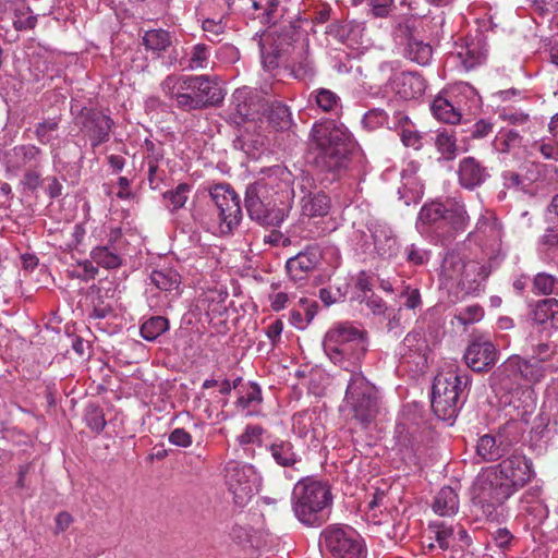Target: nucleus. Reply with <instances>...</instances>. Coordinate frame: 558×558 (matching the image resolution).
<instances>
[{
    "label": "nucleus",
    "instance_id": "nucleus-27",
    "mask_svg": "<svg viewBox=\"0 0 558 558\" xmlns=\"http://www.w3.org/2000/svg\"><path fill=\"white\" fill-rule=\"evenodd\" d=\"M464 258L456 252H449L446 254L441 265L440 280L441 284L450 288L457 286L461 287V280L463 278Z\"/></svg>",
    "mask_w": 558,
    "mask_h": 558
},
{
    "label": "nucleus",
    "instance_id": "nucleus-5",
    "mask_svg": "<svg viewBox=\"0 0 558 558\" xmlns=\"http://www.w3.org/2000/svg\"><path fill=\"white\" fill-rule=\"evenodd\" d=\"M418 221L438 239L450 240L466 230L470 217L464 204L450 197L425 204L420 210Z\"/></svg>",
    "mask_w": 558,
    "mask_h": 558
},
{
    "label": "nucleus",
    "instance_id": "nucleus-39",
    "mask_svg": "<svg viewBox=\"0 0 558 558\" xmlns=\"http://www.w3.org/2000/svg\"><path fill=\"white\" fill-rule=\"evenodd\" d=\"M150 281L162 291H173L179 288L180 275L173 269L162 268L151 272Z\"/></svg>",
    "mask_w": 558,
    "mask_h": 558
},
{
    "label": "nucleus",
    "instance_id": "nucleus-44",
    "mask_svg": "<svg viewBox=\"0 0 558 558\" xmlns=\"http://www.w3.org/2000/svg\"><path fill=\"white\" fill-rule=\"evenodd\" d=\"M169 328L168 320L162 316H155L146 320L141 327V335L147 341L156 340Z\"/></svg>",
    "mask_w": 558,
    "mask_h": 558
},
{
    "label": "nucleus",
    "instance_id": "nucleus-55",
    "mask_svg": "<svg viewBox=\"0 0 558 558\" xmlns=\"http://www.w3.org/2000/svg\"><path fill=\"white\" fill-rule=\"evenodd\" d=\"M407 260L413 265H424L429 259V252L415 244L405 247Z\"/></svg>",
    "mask_w": 558,
    "mask_h": 558
},
{
    "label": "nucleus",
    "instance_id": "nucleus-17",
    "mask_svg": "<svg viewBox=\"0 0 558 558\" xmlns=\"http://www.w3.org/2000/svg\"><path fill=\"white\" fill-rule=\"evenodd\" d=\"M496 345L485 337H477L470 342L464 352L466 365L474 372H486L498 361Z\"/></svg>",
    "mask_w": 558,
    "mask_h": 558
},
{
    "label": "nucleus",
    "instance_id": "nucleus-35",
    "mask_svg": "<svg viewBox=\"0 0 558 558\" xmlns=\"http://www.w3.org/2000/svg\"><path fill=\"white\" fill-rule=\"evenodd\" d=\"M404 54L408 59L420 65H426L432 60L433 50L429 44L410 38L408 40Z\"/></svg>",
    "mask_w": 558,
    "mask_h": 558
},
{
    "label": "nucleus",
    "instance_id": "nucleus-29",
    "mask_svg": "<svg viewBox=\"0 0 558 558\" xmlns=\"http://www.w3.org/2000/svg\"><path fill=\"white\" fill-rule=\"evenodd\" d=\"M430 109L434 117L445 123H459L462 117V113L459 111V107L453 104L448 93L438 95L433 100Z\"/></svg>",
    "mask_w": 558,
    "mask_h": 558
},
{
    "label": "nucleus",
    "instance_id": "nucleus-42",
    "mask_svg": "<svg viewBox=\"0 0 558 558\" xmlns=\"http://www.w3.org/2000/svg\"><path fill=\"white\" fill-rule=\"evenodd\" d=\"M435 145L445 159L451 160L456 157L458 147L453 133L447 130L438 132L435 138Z\"/></svg>",
    "mask_w": 558,
    "mask_h": 558
},
{
    "label": "nucleus",
    "instance_id": "nucleus-58",
    "mask_svg": "<svg viewBox=\"0 0 558 558\" xmlns=\"http://www.w3.org/2000/svg\"><path fill=\"white\" fill-rule=\"evenodd\" d=\"M216 57L221 62L234 63L239 60L240 52L235 46L226 44L218 48V50L216 51Z\"/></svg>",
    "mask_w": 558,
    "mask_h": 558
},
{
    "label": "nucleus",
    "instance_id": "nucleus-41",
    "mask_svg": "<svg viewBox=\"0 0 558 558\" xmlns=\"http://www.w3.org/2000/svg\"><path fill=\"white\" fill-rule=\"evenodd\" d=\"M210 50L205 44L194 45L187 53V69L203 70L209 64Z\"/></svg>",
    "mask_w": 558,
    "mask_h": 558
},
{
    "label": "nucleus",
    "instance_id": "nucleus-31",
    "mask_svg": "<svg viewBox=\"0 0 558 558\" xmlns=\"http://www.w3.org/2000/svg\"><path fill=\"white\" fill-rule=\"evenodd\" d=\"M459 496L456 489L450 486H445L437 493L434 499L433 510L441 517L453 515L459 510Z\"/></svg>",
    "mask_w": 558,
    "mask_h": 558
},
{
    "label": "nucleus",
    "instance_id": "nucleus-54",
    "mask_svg": "<svg viewBox=\"0 0 558 558\" xmlns=\"http://www.w3.org/2000/svg\"><path fill=\"white\" fill-rule=\"evenodd\" d=\"M264 429L259 425H247L244 432L238 437L241 446L260 445Z\"/></svg>",
    "mask_w": 558,
    "mask_h": 558
},
{
    "label": "nucleus",
    "instance_id": "nucleus-46",
    "mask_svg": "<svg viewBox=\"0 0 558 558\" xmlns=\"http://www.w3.org/2000/svg\"><path fill=\"white\" fill-rule=\"evenodd\" d=\"M476 231L492 240H499L501 236L500 222L492 214L482 216L476 223Z\"/></svg>",
    "mask_w": 558,
    "mask_h": 558
},
{
    "label": "nucleus",
    "instance_id": "nucleus-37",
    "mask_svg": "<svg viewBox=\"0 0 558 558\" xmlns=\"http://www.w3.org/2000/svg\"><path fill=\"white\" fill-rule=\"evenodd\" d=\"M171 43L170 33L161 28L147 31L143 36V44L146 49L156 53L165 51Z\"/></svg>",
    "mask_w": 558,
    "mask_h": 558
},
{
    "label": "nucleus",
    "instance_id": "nucleus-24",
    "mask_svg": "<svg viewBox=\"0 0 558 558\" xmlns=\"http://www.w3.org/2000/svg\"><path fill=\"white\" fill-rule=\"evenodd\" d=\"M266 450L274 462L281 468L295 469V465L302 461L301 453L289 439L274 438L266 446Z\"/></svg>",
    "mask_w": 558,
    "mask_h": 558
},
{
    "label": "nucleus",
    "instance_id": "nucleus-28",
    "mask_svg": "<svg viewBox=\"0 0 558 558\" xmlns=\"http://www.w3.org/2000/svg\"><path fill=\"white\" fill-rule=\"evenodd\" d=\"M490 274V268L476 260H468L464 263L463 278L461 280V290L465 293H475L480 290L481 283Z\"/></svg>",
    "mask_w": 558,
    "mask_h": 558
},
{
    "label": "nucleus",
    "instance_id": "nucleus-11",
    "mask_svg": "<svg viewBox=\"0 0 558 558\" xmlns=\"http://www.w3.org/2000/svg\"><path fill=\"white\" fill-rule=\"evenodd\" d=\"M225 480L234 504L239 507L245 506L259 486V476L255 468L234 460L227 462Z\"/></svg>",
    "mask_w": 558,
    "mask_h": 558
},
{
    "label": "nucleus",
    "instance_id": "nucleus-4",
    "mask_svg": "<svg viewBox=\"0 0 558 558\" xmlns=\"http://www.w3.org/2000/svg\"><path fill=\"white\" fill-rule=\"evenodd\" d=\"M312 137L318 168L336 171L347 166L355 142L344 124L335 120L317 122L312 128Z\"/></svg>",
    "mask_w": 558,
    "mask_h": 558
},
{
    "label": "nucleus",
    "instance_id": "nucleus-49",
    "mask_svg": "<svg viewBox=\"0 0 558 558\" xmlns=\"http://www.w3.org/2000/svg\"><path fill=\"white\" fill-rule=\"evenodd\" d=\"M534 289L541 294H557L558 280L553 275L541 272L534 278Z\"/></svg>",
    "mask_w": 558,
    "mask_h": 558
},
{
    "label": "nucleus",
    "instance_id": "nucleus-63",
    "mask_svg": "<svg viewBox=\"0 0 558 558\" xmlns=\"http://www.w3.org/2000/svg\"><path fill=\"white\" fill-rule=\"evenodd\" d=\"M401 298L404 299V306L409 310H415L421 305V294L418 289L407 287L401 293Z\"/></svg>",
    "mask_w": 558,
    "mask_h": 558
},
{
    "label": "nucleus",
    "instance_id": "nucleus-33",
    "mask_svg": "<svg viewBox=\"0 0 558 558\" xmlns=\"http://www.w3.org/2000/svg\"><path fill=\"white\" fill-rule=\"evenodd\" d=\"M533 318L537 324L558 328V301L545 299L537 302L533 311Z\"/></svg>",
    "mask_w": 558,
    "mask_h": 558
},
{
    "label": "nucleus",
    "instance_id": "nucleus-36",
    "mask_svg": "<svg viewBox=\"0 0 558 558\" xmlns=\"http://www.w3.org/2000/svg\"><path fill=\"white\" fill-rule=\"evenodd\" d=\"M90 258L95 264L106 269H116L121 266V256L110 246H97L92 250Z\"/></svg>",
    "mask_w": 558,
    "mask_h": 558
},
{
    "label": "nucleus",
    "instance_id": "nucleus-10",
    "mask_svg": "<svg viewBox=\"0 0 558 558\" xmlns=\"http://www.w3.org/2000/svg\"><path fill=\"white\" fill-rule=\"evenodd\" d=\"M322 547L331 558H365L362 537L349 526L330 525L322 532Z\"/></svg>",
    "mask_w": 558,
    "mask_h": 558
},
{
    "label": "nucleus",
    "instance_id": "nucleus-26",
    "mask_svg": "<svg viewBox=\"0 0 558 558\" xmlns=\"http://www.w3.org/2000/svg\"><path fill=\"white\" fill-rule=\"evenodd\" d=\"M453 104L459 107L462 113H471L480 107V96L476 89L469 83L460 82L447 92Z\"/></svg>",
    "mask_w": 558,
    "mask_h": 558
},
{
    "label": "nucleus",
    "instance_id": "nucleus-22",
    "mask_svg": "<svg viewBox=\"0 0 558 558\" xmlns=\"http://www.w3.org/2000/svg\"><path fill=\"white\" fill-rule=\"evenodd\" d=\"M365 338V332L350 323L338 324L325 335L323 347L326 355L338 356V347Z\"/></svg>",
    "mask_w": 558,
    "mask_h": 558
},
{
    "label": "nucleus",
    "instance_id": "nucleus-7",
    "mask_svg": "<svg viewBox=\"0 0 558 558\" xmlns=\"http://www.w3.org/2000/svg\"><path fill=\"white\" fill-rule=\"evenodd\" d=\"M331 502L329 486L322 481L304 478L294 485L292 509L298 520L306 525H320Z\"/></svg>",
    "mask_w": 558,
    "mask_h": 558
},
{
    "label": "nucleus",
    "instance_id": "nucleus-18",
    "mask_svg": "<svg viewBox=\"0 0 558 558\" xmlns=\"http://www.w3.org/2000/svg\"><path fill=\"white\" fill-rule=\"evenodd\" d=\"M367 231L372 242L365 241L363 244L365 252L375 253L384 258L391 257L397 253V238L387 223L378 220L371 221L367 225Z\"/></svg>",
    "mask_w": 558,
    "mask_h": 558
},
{
    "label": "nucleus",
    "instance_id": "nucleus-52",
    "mask_svg": "<svg viewBox=\"0 0 558 558\" xmlns=\"http://www.w3.org/2000/svg\"><path fill=\"white\" fill-rule=\"evenodd\" d=\"M85 421L88 427L96 433L101 432L106 426L105 415L99 407H88L85 413Z\"/></svg>",
    "mask_w": 558,
    "mask_h": 558
},
{
    "label": "nucleus",
    "instance_id": "nucleus-14",
    "mask_svg": "<svg viewBox=\"0 0 558 558\" xmlns=\"http://www.w3.org/2000/svg\"><path fill=\"white\" fill-rule=\"evenodd\" d=\"M379 72L388 77L391 90L404 100L417 98L425 92V80L416 72H399L397 62H383Z\"/></svg>",
    "mask_w": 558,
    "mask_h": 558
},
{
    "label": "nucleus",
    "instance_id": "nucleus-60",
    "mask_svg": "<svg viewBox=\"0 0 558 558\" xmlns=\"http://www.w3.org/2000/svg\"><path fill=\"white\" fill-rule=\"evenodd\" d=\"M170 444L178 447H190L192 445V436L184 428H174L168 437Z\"/></svg>",
    "mask_w": 558,
    "mask_h": 558
},
{
    "label": "nucleus",
    "instance_id": "nucleus-2",
    "mask_svg": "<svg viewBox=\"0 0 558 558\" xmlns=\"http://www.w3.org/2000/svg\"><path fill=\"white\" fill-rule=\"evenodd\" d=\"M293 174L282 165L267 169L263 177L246 189L245 207L248 216L263 226H279L284 220L280 207L292 192Z\"/></svg>",
    "mask_w": 558,
    "mask_h": 558
},
{
    "label": "nucleus",
    "instance_id": "nucleus-56",
    "mask_svg": "<svg viewBox=\"0 0 558 558\" xmlns=\"http://www.w3.org/2000/svg\"><path fill=\"white\" fill-rule=\"evenodd\" d=\"M260 401V389L256 385H252L247 391L238 399V404L244 410L252 404H258Z\"/></svg>",
    "mask_w": 558,
    "mask_h": 558
},
{
    "label": "nucleus",
    "instance_id": "nucleus-32",
    "mask_svg": "<svg viewBox=\"0 0 558 558\" xmlns=\"http://www.w3.org/2000/svg\"><path fill=\"white\" fill-rule=\"evenodd\" d=\"M506 452V447L500 439L492 435L480 437L476 445L477 457L482 461L490 462L501 458Z\"/></svg>",
    "mask_w": 558,
    "mask_h": 558
},
{
    "label": "nucleus",
    "instance_id": "nucleus-57",
    "mask_svg": "<svg viewBox=\"0 0 558 558\" xmlns=\"http://www.w3.org/2000/svg\"><path fill=\"white\" fill-rule=\"evenodd\" d=\"M400 138L407 147H412L416 150L422 147V136L415 130L403 128L400 132Z\"/></svg>",
    "mask_w": 558,
    "mask_h": 558
},
{
    "label": "nucleus",
    "instance_id": "nucleus-16",
    "mask_svg": "<svg viewBox=\"0 0 558 558\" xmlns=\"http://www.w3.org/2000/svg\"><path fill=\"white\" fill-rule=\"evenodd\" d=\"M428 352L429 345L422 328L409 332L398 349L401 362L408 364L414 372L424 371Z\"/></svg>",
    "mask_w": 558,
    "mask_h": 558
},
{
    "label": "nucleus",
    "instance_id": "nucleus-1",
    "mask_svg": "<svg viewBox=\"0 0 558 558\" xmlns=\"http://www.w3.org/2000/svg\"><path fill=\"white\" fill-rule=\"evenodd\" d=\"M366 350V339L363 338L338 347L337 357L327 355L335 365L351 373L340 410L344 416L355 421L363 428L375 420L379 410V395L376 386L356 371Z\"/></svg>",
    "mask_w": 558,
    "mask_h": 558
},
{
    "label": "nucleus",
    "instance_id": "nucleus-20",
    "mask_svg": "<svg viewBox=\"0 0 558 558\" xmlns=\"http://www.w3.org/2000/svg\"><path fill=\"white\" fill-rule=\"evenodd\" d=\"M486 43L481 34L475 37H466L458 44L453 58L458 59L462 66L469 71L481 65L486 59Z\"/></svg>",
    "mask_w": 558,
    "mask_h": 558
},
{
    "label": "nucleus",
    "instance_id": "nucleus-45",
    "mask_svg": "<svg viewBox=\"0 0 558 558\" xmlns=\"http://www.w3.org/2000/svg\"><path fill=\"white\" fill-rule=\"evenodd\" d=\"M192 191V185L187 183H180L175 189L167 191L163 198L169 202L171 211L182 208L189 199V194Z\"/></svg>",
    "mask_w": 558,
    "mask_h": 558
},
{
    "label": "nucleus",
    "instance_id": "nucleus-53",
    "mask_svg": "<svg viewBox=\"0 0 558 558\" xmlns=\"http://www.w3.org/2000/svg\"><path fill=\"white\" fill-rule=\"evenodd\" d=\"M95 262L85 259L77 263V266L70 271L72 277L83 281H89L98 274V268L94 265Z\"/></svg>",
    "mask_w": 558,
    "mask_h": 558
},
{
    "label": "nucleus",
    "instance_id": "nucleus-30",
    "mask_svg": "<svg viewBox=\"0 0 558 558\" xmlns=\"http://www.w3.org/2000/svg\"><path fill=\"white\" fill-rule=\"evenodd\" d=\"M330 204V198L325 193H308L301 201L302 216L308 218H323L329 213Z\"/></svg>",
    "mask_w": 558,
    "mask_h": 558
},
{
    "label": "nucleus",
    "instance_id": "nucleus-19",
    "mask_svg": "<svg viewBox=\"0 0 558 558\" xmlns=\"http://www.w3.org/2000/svg\"><path fill=\"white\" fill-rule=\"evenodd\" d=\"M322 258L323 255L318 247L308 246L287 260V272L293 281H302L320 265Z\"/></svg>",
    "mask_w": 558,
    "mask_h": 558
},
{
    "label": "nucleus",
    "instance_id": "nucleus-23",
    "mask_svg": "<svg viewBox=\"0 0 558 558\" xmlns=\"http://www.w3.org/2000/svg\"><path fill=\"white\" fill-rule=\"evenodd\" d=\"M459 183L469 190L483 184L488 178V169L474 157H464L458 167Z\"/></svg>",
    "mask_w": 558,
    "mask_h": 558
},
{
    "label": "nucleus",
    "instance_id": "nucleus-48",
    "mask_svg": "<svg viewBox=\"0 0 558 558\" xmlns=\"http://www.w3.org/2000/svg\"><path fill=\"white\" fill-rule=\"evenodd\" d=\"M484 317V310L478 304H472L458 310L454 319L462 326H469L480 322Z\"/></svg>",
    "mask_w": 558,
    "mask_h": 558
},
{
    "label": "nucleus",
    "instance_id": "nucleus-6",
    "mask_svg": "<svg viewBox=\"0 0 558 558\" xmlns=\"http://www.w3.org/2000/svg\"><path fill=\"white\" fill-rule=\"evenodd\" d=\"M498 476L490 466L486 468L477 474L471 487L473 506L486 519L497 522L505 518V504L513 495Z\"/></svg>",
    "mask_w": 558,
    "mask_h": 558
},
{
    "label": "nucleus",
    "instance_id": "nucleus-47",
    "mask_svg": "<svg viewBox=\"0 0 558 558\" xmlns=\"http://www.w3.org/2000/svg\"><path fill=\"white\" fill-rule=\"evenodd\" d=\"M226 22L223 17L219 19H205L202 22V29L205 33L207 40L211 43H219L220 36L226 33Z\"/></svg>",
    "mask_w": 558,
    "mask_h": 558
},
{
    "label": "nucleus",
    "instance_id": "nucleus-34",
    "mask_svg": "<svg viewBox=\"0 0 558 558\" xmlns=\"http://www.w3.org/2000/svg\"><path fill=\"white\" fill-rule=\"evenodd\" d=\"M291 73L298 80H308L314 76V61L310 56L307 41L302 44L301 51L298 53L291 64Z\"/></svg>",
    "mask_w": 558,
    "mask_h": 558
},
{
    "label": "nucleus",
    "instance_id": "nucleus-59",
    "mask_svg": "<svg viewBox=\"0 0 558 558\" xmlns=\"http://www.w3.org/2000/svg\"><path fill=\"white\" fill-rule=\"evenodd\" d=\"M14 155L23 159V163L26 165L32 161H36L40 155V149L34 145H21L14 149Z\"/></svg>",
    "mask_w": 558,
    "mask_h": 558
},
{
    "label": "nucleus",
    "instance_id": "nucleus-25",
    "mask_svg": "<svg viewBox=\"0 0 558 558\" xmlns=\"http://www.w3.org/2000/svg\"><path fill=\"white\" fill-rule=\"evenodd\" d=\"M418 166L411 161L401 172V186L398 189L400 199L407 205L418 202L423 196V185L417 179Z\"/></svg>",
    "mask_w": 558,
    "mask_h": 558
},
{
    "label": "nucleus",
    "instance_id": "nucleus-43",
    "mask_svg": "<svg viewBox=\"0 0 558 558\" xmlns=\"http://www.w3.org/2000/svg\"><path fill=\"white\" fill-rule=\"evenodd\" d=\"M521 144V136L514 130H500L493 142L495 150L508 153Z\"/></svg>",
    "mask_w": 558,
    "mask_h": 558
},
{
    "label": "nucleus",
    "instance_id": "nucleus-12",
    "mask_svg": "<svg viewBox=\"0 0 558 558\" xmlns=\"http://www.w3.org/2000/svg\"><path fill=\"white\" fill-rule=\"evenodd\" d=\"M268 111V102L255 90L242 87L234 90L230 105V120L240 126L262 121Z\"/></svg>",
    "mask_w": 558,
    "mask_h": 558
},
{
    "label": "nucleus",
    "instance_id": "nucleus-64",
    "mask_svg": "<svg viewBox=\"0 0 558 558\" xmlns=\"http://www.w3.org/2000/svg\"><path fill=\"white\" fill-rule=\"evenodd\" d=\"M251 531L242 525L235 524L230 532V537L239 545H246L251 543Z\"/></svg>",
    "mask_w": 558,
    "mask_h": 558
},
{
    "label": "nucleus",
    "instance_id": "nucleus-38",
    "mask_svg": "<svg viewBox=\"0 0 558 558\" xmlns=\"http://www.w3.org/2000/svg\"><path fill=\"white\" fill-rule=\"evenodd\" d=\"M311 99L325 112H338L341 108L340 97L327 88H318L311 94Z\"/></svg>",
    "mask_w": 558,
    "mask_h": 558
},
{
    "label": "nucleus",
    "instance_id": "nucleus-8",
    "mask_svg": "<svg viewBox=\"0 0 558 558\" xmlns=\"http://www.w3.org/2000/svg\"><path fill=\"white\" fill-rule=\"evenodd\" d=\"M471 383L468 373L449 369L438 374L433 384L432 409L438 418L453 421L462 405L464 391Z\"/></svg>",
    "mask_w": 558,
    "mask_h": 558
},
{
    "label": "nucleus",
    "instance_id": "nucleus-62",
    "mask_svg": "<svg viewBox=\"0 0 558 558\" xmlns=\"http://www.w3.org/2000/svg\"><path fill=\"white\" fill-rule=\"evenodd\" d=\"M393 0H369L371 12L376 17H386L391 11Z\"/></svg>",
    "mask_w": 558,
    "mask_h": 558
},
{
    "label": "nucleus",
    "instance_id": "nucleus-51",
    "mask_svg": "<svg viewBox=\"0 0 558 558\" xmlns=\"http://www.w3.org/2000/svg\"><path fill=\"white\" fill-rule=\"evenodd\" d=\"M362 124L366 130L373 131L388 124V116L383 109H372L364 114Z\"/></svg>",
    "mask_w": 558,
    "mask_h": 558
},
{
    "label": "nucleus",
    "instance_id": "nucleus-15",
    "mask_svg": "<svg viewBox=\"0 0 558 558\" xmlns=\"http://www.w3.org/2000/svg\"><path fill=\"white\" fill-rule=\"evenodd\" d=\"M490 468L496 471L512 494L525 486L533 476L532 462L519 453H513Z\"/></svg>",
    "mask_w": 558,
    "mask_h": 558
},
{
    "label": "nucleus",
    "instance_id": "nucleus-61",
    "mask_svg": "<svg viewBox=\"0 0 558 558\" xmlns=\"http://www.w3.org/2000/svg\"><path fill=\"white\" fill-rule=\"evenodd\" d=\"M499 118L505 122L515 125H522L529 120V116L526 113L511 109H502L499 112Z\"/></svg>",
    "mask_w": 558,
    "mask_h": 558
},
{
    "label": "nucleus",
    "instance_id": "nucleus-13",
    "mask_svg": "<svg viewBox=\"0 0 558 558\" xmlns=\"http://www.w3.org/2000/svg\"><path fill=\"white\" fill-rule=\"evenodd\" d=\"M210 196L217 207L220 232H232L242 219L240 197L228 184L215 185Z\"/></svg>",
    "mask_w": 558,
    "mask_h": 558
},
{
    "label": "nucleus",
    "instance_id": "nucleus-50",
    "mask_svg": "<svg viewBox=\"0 0 558 558\" xmlns=\"http://www.w3.org/2000/svg\"><path fill=\"white\" fill-rule=\"evenodd\" d=\"M59 121L56 119H48L38 123L36 126V136L41 144H49L57 137Z\"/></svg>",
    "mask_w": 558,
    "mask_h": 558
},
{
    "label": "nucleus",
    "instance_id": "nucleus-9",
    "mask_svg": "<svg viewBox=\"0 0 558 558\" xmlns=\"http://www.w3.org/2000/svg\"><path fill=\"white\" fill-rule=\"evenodd\" d=\"M545 368L537 361L525 360L519 355L509 356L489 378L490 386L495 390H511L512 379H523L535 384L543 379Z\"/></svg>",
    "mask_w": 558,
    "mask_h": 558
},
{
    "label": "nucleus",
    "instance_id": "nucleus-21",
    "mask_svg": "<svg viewBox=\"0 0 558 558\" xmlns=\"http://www.w3.org/2000/svg\"><path fill=\"white\" fill-rule=\"evenodd\" d=\"M82 118V128L92 140L93 146H98L109 140L114 123L108 116L100 111L86 110Z\"/></svg>",
    "mask_w": 558,
    "mask_h": 558
},
{
    "label": "nucleus",
    "instance_id": "nucleus-3",
    "mask_svg": "<svg viewBox=\"0 0 558 558\" xmlns=\"http://www.w3.org/2000/svg\"><path fill=\"white\" fill-rule=\"evenodd\" d=\"M160 89L184 111L217 105L225 97L218 84L207 75L169 74L161 81Z\"/></svg>",
    "mask_w": 558,
    "mask_h": 558
},
{
    "label": "nucleus",
    "instance_id": "nucleus-40",
    "mask_svg": "<svg viewBox=\"0 0 558 558\" xmlns=\"http://www.w3.org/2000/svg\"><path fill=\"white\" fill-rule=\"evenodd\" d=\"M428 531L438 544L441 550H447L450 547V539L454 536V529L447 525L445 522L435 521L429 523ZM432 538V536L429 537Z\"/></svg>",
    "mask_w": 558,
    "mask_h": 558
}]
</instances>
